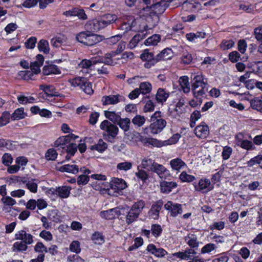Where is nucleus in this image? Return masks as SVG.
Wrapping results in <instances>:
<instances>
[{"label":"nucleus","instance_id":"29","mask_svg":"<svg viewBox=\"0 0 262 262\" xmlns=\"http://www.w3.org/2000/svg\"><path fill=\"white\" fill-rule=\"evenodd\" d=\"M169 96L168 92H166L164 89L160 88L158 90L156 94V100L158 102L163 103L166 101Z\"/></svg>","mask_w":262,"mask_h":262},{"label":"nucleus","instance_id":"38","mask_svg":"<svg viewBox=\"0 0 262 262\" xmlns=\"http://www.w3.org/2000/svg\"><path fill=\"white\" fill-rule=\"evenodd\" d=\"M109 53H107L105 54V56L103 57H101V58L98 59V60H95L93 62L94 64H96L98 62L99 63H104L105 64L107 65H110V66H114L116 63L114 61H113L112 59V58L114 56H108L107 55Z\"/></svg>","mask_w":262,"mask_h":262},{"label":"nucleus","instance_id":"43","mask_svg":"<svg viewBox=\"0 0 262 262\" xmlns=\"http://www.w3.org/2000/svg\"><path fill=\"white\" fill-rule=\"evenodd\" d=\"M115 210L114 209H111L108 210L101 211L100 215L102 218L106 220H112L115 217Z\"/></svg>","mask_w":262,"mask_h":262},{"label":"nucleus","instance_id":"20","mask_svg":"<svg viewBox=\"0 0 262 262\" xmlns=\"http://www.w3.org/2000/svg\"><path fill=\"white\" fill-rule=\"evenodd\" d=\"M170 165L173 170L180 171L181 169L186 168V163L180 158H177L170 161Z\"/></svg>","mask_w":262,"mask_h":262},{"label":"nucleus","instance_id":"42","mask_svg":"<svg viewBox=\"0 0 262 262\" xmlns=\"http://www.w3.org/2000/svg\"><path fill=\"white\" fill-rule=\"evenodd\" d=\"M141 93L142 94H147L149 93L152 89L151 84L148 82H142L140 83L139 88H138Z\"/></svg>","mask_w":262,"mask_h":262},{"label":"nucleus","instance_id":"55","mask_svg":"<svg viewBox=\"0 0 262 262\" xmlns=\"http://www.w3.org/2000/svg\"><path fill=\"white\" fill-rule=\"evenodd\" d=\"M144 206V202L143 201H140L135 203L132 206L131 209L139 214Z\"/></svg>","mask_w":262,"mask_h":262},{"label":"nucleus","instance_id":"45","mask_svg":"<svg viewBox=\"0 0 262 262\" xmlns=\"http://www.w3.org/2000/svg\"><path fill=\"white\" fill-rule=\"evenodd\" d=\"M160 40V36L159 35L155 34L148 37L145 41V44L146 46H155L156 45Z\"/></svg>","mask_w":262,"mask_h":262},{"label":"nucleus","instance_id":"59","mask_svg":"<svg viewBox=\"0 0 262 262\" xmlns=\"http://www.w3.org/2000/svg\"><path fill=\"white\" fill-rule=\"evenodd\" d=\"M13 161L12 156L8 154L5 153L3 155L2 158V162L4 165L6 166H9Z\"/></svg>","mask_w":262,"mask_h":262},{"label":"nucleus","instance_id":"24","mask_svg":"<svg viewBox=\"0 0 262 262\" xmlns=\"http://www.w3.org/2000/svg\"><path fill=\"white\" fill-rule=\"evenodd\" d=\"M104 115L113 123H117L121 118L120 113H116L115 111H105Z\"/></svg>","mask_w":262,"mask_h":262},{"label":"nucleus","instance_id":"2","mask_svg":"<svg viewBox=\"0 0 262 262\" xmlns=\"http://www.w3.org/2000/svg\"><path fill=\"white\" fill-rule=\"evenodd\" d=\"M150 5V9L151 12L149 17L147 18V21L149 23L150 20H153V23L151 25V27H154L156 25L158 20V15L163 13L168 5L167 2L165 1L160 0L156 3L151 2Z\"/></svg>","mask_w":262,"mask_h":262},{"label":"nucleus","instance_id":"7","mask_svg":"<svg viewBox=\"0 0 262 262\" xmlns=\"http://www.w3.org/2000/svg\"><path fill=\"white\" fill-rule=\"evenodd\" d=\"M180 136L179 134H175L173 135L170 139L164 141H159L154 138H147L145 142L152 146L157 147H161L163 146L168 145H171L177 142L179 139Z\"/></svg>","mask_w":262,"mask_h":262},{"label":"nucleus","instance_id":"15","mask_svg":"<svg viewBox=\"0 0 262 262\" xmlns=\"http://www.w3.org/2000/svg\"><path fill=\"white\" fill-rule=\"evenodd\" d=\"M236 144L242 148L249 150L252 149L253 143L251 141L244 140V136L242 133L237 134L235 136Z\"/></svg>","mask_w":262,"mask_h":262},{"label":"nucleus","instance_id":"30","mask_svg":"<svg viewBox=\"0 0 262 262\" xmlns=\"http://www.w3.org/2000/svg\"><path fill=\"white\" fill-rule=\"evenodd\" d=\"M185 241L191 248H195L199 246V242L197 237L193 234H188L185 237Z\"/></svg>","mask_w":262,"mask_h":262},{"label":"nucleus","instance_id":"10","mask_svg":"<svg viewBox=\"0 0 262 262\" xmlns=\"http://www.w3.org/2000/svg\"><path fill=\"white\" fill-rule=\"evenodd\" d=\"M164 208L170 212V215L172 216L176 217L179 214H181L183 212L182 205L179 204L173 203L171 201H168L164 205Z\"/></svg>","mask_w":262,"mask_h":262},{"label":"nucleus","instance_id":"35","mask_svg":"<svg viewBox=\"0 0 262 262\" xmlns=\"http://www.w3.org/2000/svg\"><path fill=\"white\" fill-rule=\"evenodd\" d=\"M117 123L124 132H127L129 130L130 121L129 118H125L122 119L120 118L119 121Z\"/></svg>","mask_w":262,"mask_h":262},{"label":"nucleus","instance_id":"27","mask_svg":"<svg viewBox=\"0 0 262 262\" xmlns=\"http://www.w3.org/2000/svg\"><path fill=\"white\" fill-rule=\"evenodd\" d=\"M59 169L60 171L73 174H76L79 171L78 166L75 164H66L61 166Z\"/></svg>","mask_w":262,"mask_h":262},{"label":"nucleus","instance_id":"22","mask_svg":"<svg viewBox=\"0 0 262 262\" xmlns=\"http://www.w3.org/2000/svg\"><path fill=\"white\" fill-rule=\"evenodd\" d=\"M71 187L62 186L57 187L55 190V193L62 199L67 198L69 196Z\"/></svg>","mask_w":262,"mask_h":262},{"label":"nucleus","instance_id":"48","mask_svg":"<svg viewBox=\"0 0 262 262\" xmlns=\"http://www.w3.org/2000/svg\"><path fill=\"white\" fill-rule=\"evenodd\" d=\"M26 243L22 241L16 242L13 244V248L14 251L23 252L27 250L28 246Z\"/></svg>","mask_w":262,"mask_h":262},{"label":"nucleus","instance_id":"9","mask_svg":"<svg viewBox=\"0 0 262 262\" xmlns=\"http://www.w3.org/2000/svg\"><path fill=\"white\" fill-rule=\"evenodd\" d=\"M123 100L124 97L122 96L117 94L103 96L101 101L103 105H107L116 104Z\"/></svg>","mask_w":262,"mask_h":262},{"label":"nucleus","instance_id":"19","mask_svg":"<svg viewBox=\"0 0 262 262\" xmlns=\"http://www.w3.org/2000/svg\"><path fill=\"white\" fill-rule=\"evenodd\" d=\"M86 27L94 32H97L104 28L101 19H93L88 21L86 24Z\"/></svg>","mask_w":262,"mask_h":262},{"label":"nucleus","instance_id":"33","mask_svg":"<svg viewBox=\"0 0 262 262\" xmlns=\"http://www.w3.org/2000/svg\"><path fill=\"white\" fill-rule=\"evenodd\" d=\"M67 41V37L64 35H62L52 38L51 40V43L53 47H58L60 45L66 43Z\"/></svg>","mask_w":262,"mask_h":262},{"label":"nucleus","instance_id":"41","mask_svg":"<svg viewBox=\"0 0 262 262\" xmlns=\"http://www.w3.org/2000/svg\"><path fill=\"white\" fill-rule=\"evenodd\" d=\"M139 214L132 209L128 212L126 216V223L130 224L135 221L139 216Z\"/></svg>","mask_w":262,"mask_h":262},{"label":"nucleus","instance_id":"46","mask_svg":"<svg viewBox=\"0 0 262 262\" xmlns=\"http://www.w3.org/2000/svg\"><path fill=\"white\" fill-rule=\"evenodd\" d=\"M146 121V119L144 116L140 115H137L132 119V123L138 127L143 126Z\"/></svg>","mask_w":262,"mask_h":262},{"label":"nucleus","instance_id":"61","mask_svg":"<svg viewBox=\"0 0 262 262\" xmlns=\"http://www.w3.org/2000/svg\"><path fill=\"white\" fill-rule=\"evenodd\" d=\"M70 250L76 253H80L81 251L80 243L77 241H73L70 245Z\"/></svg>","mask_w":262,"mask_h":262},{"label":"nucleus","instance_id":"37","mask_svg":"<svg viewBox=\"0 0 262 262\" xmlns=\"http://www.w3.org/2000/svg\"><path fill=\"white\" fill-rule=\"evenodd\" d=\"M133 163L129 161H124L117 164L116 168L118 170L127 171L132 169Z\"/></svg>","mask_w":262,"mask_h":262},{"label":"nucleus","instance_id":"34","mask_svg":"<svg viewBox=\"0 0 262 262\" xmlns=\"http://www.w3.org/2000/svg\"><path fill=\"white\" fill-rule=\"evenodd\" d=\"M24 108L20 107L16 109L11 116L12 120H18L24 118L26 116Z\"/></svg>","mask_w":262,"mask_h":262},{"label":"nucleus","instance_id":"17","mask_svg":"<svg viewBox=\"0 0 262 262\" xmlns=\"http://www.w3.org/2000/svg\"><path fill=\"white\" fill-rule=\"evenodd\" d=\"M213 188L209 179H201L197 186H195V189L197 191L207 192Z\"/></svg>","mask_w":262,"mask_h":262},{"label":"nucleus","instance_id":"21","mask_svg":"<svg viewBox=\"0 0 262 262\" xmlns=\"http://www.w3.org/2000/svg\"><path fill=\"white\" fill-rule=\"evenodd\" d=\"M146 250L158 257H164L167 254L165 250L162 248H157L154 244H149L146 248Z\"/></svg>","mask_w":262,"mask_h":262},{"label":"nucleus","instance_id":"32","mask_svg":"<svg viewBox=\"0 0 262 262\" xmlns=\"http://www.w3.org/2000/svg\"><path fill=\"white\" fill-rule=\"evenodd\" d=\"M179 83L184 93H188L190 91L189 79L187 76L181 77L179 79Z\"/></svg>","mask_w":262,"mask_h":262},{"label":"nucleus","instance_id":"12","mask_svg":"<svg viewBox=\"0 0 262 262\" xmlns=\"http://www.w3.org/2000/svg\"><path fill=\"white\" fill-rule=\"evenodd\" d=\"M194 133L199 138L205 139L209 134V127L205 123H201L195 128Z\"/></svg>","mask_w":262,"mask_h":262},{"label":"nucleus","instance_id":"50","mask_svg":"<svg viewBox=\"0 0 262 262\" xmlns=\"http://www.w3.org/2000/svg\"><path fill=\"white\" fill-rule=\"evenodd\" d=\"M93 60H90L88 59L82 60L80 63L78 64L79 68L83 69L84 71L83 72H88V69L92 65L95 64L93 62Z\"/></svg>","mask_w":262,"mask_h":262},{"label":"nucleus","instance_id":"18","mask_svg":"<svg viewBox=\"0 0 262 262\" xmlns=\"http://www.w3.org/2000/svg\"><path fill=\"white\" fill-rule=\"evenodd\" d=\"M163 205V202L161 201H159L154 204L149 211V216L154 220L158 219L159 216V212Z\"/></svg>","mask_w":262,"mask_h":262},{"label":"nucleus","instance_id":"16","mask_svg":"<svg viewBox=\"0 0 262 262\" xmlns=\"http://www.w3.org/2000/svg\"><path fill=\"white\" fill-rule=\"evenodd\" d=\"M15 239L21 240L22 242L26 244L30 245L33 243V236L27 233L25 230H21L18 231L15 235Z\"/></svg>","mask_w":262,"mask_h":262},{"label":"nucleus","instance_id":"56","mask_svg":"<svg viewBox=\"0 0 262 262\" xmlns=\"http://www.w3.org/2000/svg\"><path fill=\"white\" fill-rule=\"evenodd\" d=\"M34 250L35 252L39 253L40 254H43L44 252H48L47 248L41 242H38L34 246Z\"/></svg>","mask_w":262,"mask_h":262},{"label":"nucleus","instance_id":"26","mask_svg":"<svg viewBox=\"0 0 262 262\" xmlns=\"http://www.w3.org/2000/svg\"><path fill=\"white\" fill-rule=\"evenodd\" d=\"M177 186V184L174 182L163 181L161 183V189L164 193H169L172 189Z\"/></svg>","mask_w":262,"mask_h":262},{"label":"nucleus","instance_id":"62","mask_svg":"<svg viewBox=\"0 0 262 262\" xmlns=\"http://www.w3.org/2000/svg\"><path fill=\"white\" fill-rule=\"evenodd\" d=\"M57 152L53 148H50L48 150L46 154V158L48 160H54L56 159Z\"/></svg>","mask_w":262,"mask_h":262},{"label":"nucleus","instance_id":"5","mask_svg":"<svg viewBox=\"0 0 262 262\" xmlns=\"http://www.w3.org/2000/svg\"><path fill=\"white\" fill-rule=\"evenodd\" d=\"M69 81L73 86H79L86 94L91 95L93 93L91 83L83 77H76Z\"/></svg>","mask_w":262,"mask_h":262},{"label":"nucleus","instance_id":"13","mask_svg":"<svg viewBox=\"0 0 262 262\" xmlns=\"http://www.w3.org/2000/svg\"><path fill=\"white\" fill-rule=\"evenodd\" d=\"M78 137L74 134H69L67 136H62L58 138L54 143V145L56 147L64 148V146L71 142L72 140H74L77 138Z\"/></svg>","mask_w":262,"mask_h":262},{"label":"nucleus","instance_id":"1","mask_svg":"<svg viewBox=\"0 0 262 262\" xmlns=\"http://www.w3.org/2000/svg\"><path fill=\"white\" fill-rule=\"evenodd\" d=\"M192 90L195 97L203 96L207 91V79L202 74L194 75L192 78Z\"/></svg>","mask_w":262,"mask_h":262},{"label":"nucleus","instance_id":"11","mask_svg":"<svg viewBox=\"0 0 262 262\" xmlns=\"http://www.w3.org/2000/svg\"><path fill=\"white\" fill-rule=\"evenodd\" d=\"M152 122V123L149 125V128L153 134H157L161 132L166 125V121L162 118H159Z\"/></svg>","mask_w":262,"mask_h":262},{"label":"nucleus","instance_id":"28","mask_svg":"<svg viewBox=\"0 0 262 262\" xmlns=\"http://www.w3.org/2000/svg\"><path fill=\"white\" fill-rule=\"evenodd\" d=\"M100 19L105 28L108 25L114 23L117 19V17L116 15L107 14L103 16Z\"/></svg>","mask_w":262,"mask_h":262},{"label":"nucleus","instance_id":"44","mask_svg":"<svg viewBox=\"0 0 262 262\" xmlns=\"http://www.w3.org/2000/svg\"><path fill=\"white\" fill-rule=\"evenodd\" d=\"M140 58L143 61H150L152 59H158V55L155 57L152 52H149L148 50H145L140 55Z\"/></svg>","mask_w":262,"mask_h":262},{"label":"nucleus","instance_id":"64","mask_svg":"<svg viewBox=\"0 0 262 262\" xmlns=\"http://www.w3.org/2000/svg\"><path fill=\"white\" fill-rule=\"evenodd\" d=\"M37 39L35 37H31L26 41L25 46L27 49H32L34 48Z\"/></svg>","mask_w":262,"mask_h":262},{"label":"nucleus","instance_id":"60","mask_svg":"<svg viewBox=\"0 0 262 262\" xmlns=\"http://www.w3.org/2000/svg\"><path fill=\"white\" fill-rule=\"evenodd\" d=\"M132 21L131 23V24L130 23H123L120 27V29L122 30H124V34H125V33H127L128 32L132 31L133 27L135 24V20L132 18Z\"/></svg>","mask_w":262,"mask_h":262},{"label":"nucleus","instance_id":"54","mask_svg":"<svg viewBox=\"0 0 262 262\" xmlns=\"http://www.w3.org/2000/svg\"><path fill=\"white\" fill-rule=\"evenodd\" d=\"M240 10H242L247 13H253L255 11V7L251 4H241L239 5Z\"/></svg>","mask_w":262,"mask_h":262},{"label":"nucleus","instance_id":"39","mask_svg":"<svg viewBox=\"0 0 262 262\" xmlns=\"http://www.w3.org/2000/svg\"><path fill=\"white\" fill-rule=\"evenodd\" d=\"M107 144L102 139H100L97 144L91 146V149L96 150L99 152H102L107 148Z\"/></svg>","mask_w":262,"mask_h":262},{"label":"nucleus","instance_id":"49","mask_svg":"<svg viewBox=\"0 0 262 262\" xmlns=\"http://www.w3.org/2000/svg\"><path fill=\"white\" fill-rule=\"evenodd\" d=\"M126 43L124 41H121L118 45L117 49L115 51H113L109 53L107 55L108 56H115L121 53L125 48Z\"/></svg>","mask_w":262,"mask_h":262},{"label":"nucleus","instance_id":"57","mask_svg":"<svg viewBox=\"0 0 262 262\" xmlns=\"http://www.w3.org/2000/svg\"><path fill=\"white\" fill-rule=\"evenodd\" d=\"M34 73L32 72V71L31 70H28V71H20L18 73V75L24 79L25 80H30L32 79V77L34 75Z\"/></svg>","mask_w":262,"mask_h":262},{"label":"nucleus","instance_id":"31","mask_svg":"<svg viewBox=\"0 0 262 262\" xmlns=\"http://www.w3.org/2000/svg\"><path fill=\"white\" fill-rule=\"evenodd\" d=\"M172 56V51L171 49L167 48L164 49L159 54H158V60H168L171 59Z\"/></svg>","mask_w":262,"mask_h":262},{"label":"nucleus","instance_id":"23","mask_svg":"<svg viewBox=\"0 0 262 262\" xmlns=\"http://www.w3.org/2000/svg\"><path fill=\"white\" fill-rule=\"evenodd\" d=\"M206 33L203 32H197L196 33H190L186 34V38L187 40L192 42L198 41L199 39H204L205 37Z\"/></svg>","mask_w":262,"mask_h":262},{"label":"nucleus","instance_id":"14","mask_svg":"<svg viewBox=\"0 0 262 262\" xmlns=\"http://www.w3.org/2000/svg\"><path fill=\"white\" fill-rule=\"evenodd\" d=\"M150 170L156 173L160 178H164L169 174L168 170L162 165L155 162L152 167H150Z\"/></svg>","mask_w":262,"mask_h":262},{"label":"nucleus","instance_id":"53","mask_svg":"<svg viewBox=\"0 0 262 262\" xmlns=\"http://www.w3.org/2000/svg\"><path fill=\"white\" fill-rule=\"evenodd\" d=\"M255 164H258L262 168V155H258L252 158L248 162L249 166H252Z\"/></svg>","mask_w":262,"mask_h":262},{"label":"nucleus","instance_id":"36","mask_svg":"<svg viewBox=\"0 0 262 262\" xmlns=\"http://www.w3.org/2000/svg\"><path fill=\"white\" fill-rule=\"evenodd\" d=\"M37 47L39 51L44 53H49L50 51L49 42L47 40L41 39L38 43Z\"/></svg>","mask_w":262,"mask_h":262},{"label":"nucleus","instance_id":"25","mask_svg":"<svg viewBox=\"0 0 262 262\" xmlns=\"http://www.w3.org/2000/svg\"><path fill=\"white\" fill-rule=\"evenodd\" d=\"M60 70L57 66L54 64H49L45 66L42 69V73L45 75L50 74H57L60 73Z\"/></svg>","mask_w":262,"mask_h":262},{"label":"nucleus","instance_id":"52","mask_svg":"<svg viewBox=\"0 0 262 262\" xmlns=\"http://www.w3.org/2000/svg\"><path fill=\"white\" fill-rule=\"evenodd\" d=\"M179 179L184 182H191L195 180L193 176L188 174L186 172L183 171L179 176Z\"/></svg>","mask_w":262,"mask_h":262},{"label":"nucleus","instance_id":"3","mask_svg":"<svg viewBox=\"0 0 262 262\" xmlns=\"http://www.w3.org/2000/svg\"><path fill=\"white\" fill-rule=\"evenodd\" d=\"M76 39L84 45L92 46L102 41L104 38L101 35L92 34L89 32H81L76 35Z\"/></svg>","mask_w":262,"mask_h":262},{"label":"nucleus","instance_id":"4","mask_svg":"<svg viewBox=\"0 0 262 262\" xmlns=\"http://www.w3.org/2000/svg\"><path fill=\"white\" fill-rule=\"evenodd\" d=\"M100 128L104 131L103 136L106 137L108 140L114 139L119 132L118 127L107 120L101 123Z\"/></svg>","mask_w":262,"mask_h":262},{"label":"nucleus","instance_id":"8","mask_svg":"<svg viewBox=\"0 0 262 262\" xmlns=\"http://www.w3.org/2000/svg\"><path fill=\"white\" fill-rule=\"evenodd\" d=\"M151 28V27H149L147 25H146L144 27L143 30L139 31L137 34L135 35L128 45L129 48L132 49L135 48L139 42L146 37L147 31Z\"/></svg>","mask_w":262,"mask_h":262},{"label":"nucleus","instance_id":"51","mask_svg":"<svg viewBox=\"0 0 262 262\" xmlns=\"http://www.w3.org/2000/svg\"><path fill=\"white\" fill-rule=\"evenodd\" d=\"M10 114L8 112H4L0 116V127L7 125L10 122Z\"/></svg>","mask_w":262,"mask_h":262},{"label":"nucleus","instance_id":"40","mask_svg":"<svg viewBox=\"0 0 262 262\" xmlns=\"http://www.w3.org/2000/svg\"><path fill=\"white\" fill-rule=\"evenodd\" d=\"M250 104L252 108L262 112V98H255L251 100Z\"/></svg>","mask_w":262,"mask_h":262},{"label":"nucleus","instance_id":"6","mask_svg":"<svg viewBox=\"0 0 262 262\" xmlns=\"http://www.w3.org/2000/svg\"><path fill=\"white\" fill-rule=\"evenodd\" d=\"M127 187L126 183L122 179L114 178L111 181L110 188L108 189V194L117 195L119 192Z\"/></svg>","mask_w":262,"mask_h":262},{"label":"nucleus","instance_id":"47","mask_svg":"<svg viewBox=\"0 0 262 262\" xmlns=\"http://www.w3.org/2000/svg\"><path fill=\"white\" fill-rule=\"evenodd\" d=\"M91 238L96 244L101 245L104 242V237L99 232H96L93 233Z\"/></svg>","mask_w":262,"mask_h":262},{"label":"nucleus","instance_id":"63","mask_svg":"<svg viewBox=\"0 0 262 262\" xmlns=\"http://www.w3.org/2000/svg\"><path fill=\"white\" fill-rule=\"evenodd\" d=\"M122 37L121 34L113 36L106 39V43L110 45H115L122 38Z\"/></svg>","mask_w":262,"mask_h":262},{"label":"nucleus","instance_id":"58","mask_svg":"<svg viewBox=\"0 0 262 262\" xmlns=\"http://www.w3.org/2000/svg\"><path fill=\"white\" fill-rule=\"evenodd\" d=\"M35 180H31L27 183L26 187L32 193H36L37 191V184L34 182Z\"/></svg>","mask_w":262,"mask_h":262}]
</instances>
